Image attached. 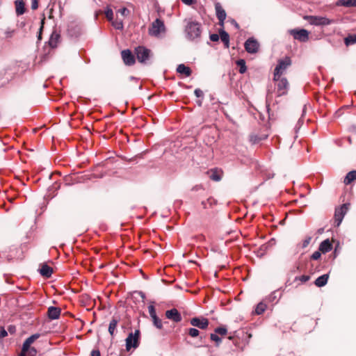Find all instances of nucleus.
Listing matches in <instances>:
<instances>
[{
    "instance_id": "nucleus-48",
    "label": "nucleus",
    "mask_w": 356,
    "mask_h": 356,
    "mask_svg": "<svg viewBox=\"0 0 356 356\" xmlns=\"http://www.w3.org/2000/svg\"><path fill=\"white\" fill-rule=\"evenodd\" d=\"M44 18H43L41 21V26H40V31L41 32L42 29H43V25H44Z\"/></svg>"
},
{
    "instance_id": "nucleus-3",
    "label": "nucleus",
    "mask_w": 356,
    "mask_h": 356,
    "mask_svg": "<svg viewBox=\"0 0 356 356\" xmlns=\"http://www.w3.org/2000/svg\"><path fill=\"white\" fill-rule=\"evenodd\" d=\"M273 81L275 82V91L277 97L286 95L289 89V83L285 77L275 78L273 76Z\"/></svg>"
},
{
    "instance_id": "nucleus-21",
    "label": "nucleus",
    "mask_w": 356,
    "mask_h": 356,
    "mask_svg": "<svg viewBox=\"0 0 356 356\" xmlns=\"http://www.w3.org/2000/svg\"><path fill=\"white\" fill-rule=\"evenodd\" d=\"M177 72L185 76H191L192 72L189 67L186 66L184 64H180L177 66Z\"/></svg>"
},
{
    "instance_id": "nucleus-12",
    "label": "nucleus",
    "mask_w": 356,
    "mask_h": 356,
    "mask_svg": "<svg viewBox=\"0 0 356 356\" xmlns=\"http://www.w3.org/2000/svg\"><path fill=\"white\" fill-rule=\"evenodd\" d=\"M245 49L250 54L257 52L259 49V43L254 38H249L245 42Z\"/></svg>"
},
{
    "instance_id": "nucleus-49",
    "label": "nucleus",
    "mask_w": 356,
    "mask_h": 356,
    "mask_svg": "<svg viewBox=\"0 0 356 356\" xmlns=\"http://www.w3.org/2000/svg\"><path fill=\"white\" fill-rule=\"evenodd\" d=\"M251 140H252V141H253V143H256V142H257V139H254V140H253V137H252V136L251 137Z\"/></svg>"
},
{
    "instance_id": "nucleus-42",
    "label": "nucleus",
    "mask_w": 356,
    "mask_h": 356,
    "mask_svg": "<svg viewBox=\"0 0 356 356\" xmlns=\"http://www.w3.org/2000/svg\"><path fill=\"white\" fill-rule=\"evenodd\" d=\"M220 38V35H218L216 33L211 34L210 35V40L213 42H217L218 41Z\"/></svg>"
},
{
    "instance_id": "nucleus-17",
    "label": "nucleus",
    "mask_w": 356,
    "mask_h": 356,
    "mask_svg": "<svg viewBox=\"0 0 356 356\" xmlns=\"http://www.w3.org/2000/svg\"><path fill=\"white\" fill-rule=\"evenodd\" d=\"M216 16L220 22V24L222 25L226 19V13L220 3H216Z\"/></svg>"
},
{
    "instance_id": "nucleus-44",
    "label": "nucleus",
    "mask_w": 356,
    "mask_h": 356,
    "mask_svg": "<svg viewBox=\"0 0 356 356\" xmlns=\"http://www.w3.org/2000/svg\"><path fill=\"white\" fill-rule=\"evenodd\" d=\"M38 8V2L37 0H32L31 2V8L33 10H36Z\"/></svg>"
},
{
    "instance_id": "nucleus-22",
    "label": "nucleus",
    "mask_w": 356,
    "mask_h": 356,
    "mask_svg": "<svg viewBox=\"0 0 356 356\" xmlns=\"http://www.w3.org/2000/svg\"><path fill=\"white\" fill-rule=\"evenodd\" d=\"M332 250V243L329 241V239H326L321 242V243L319 245V250L322 253H326Z\"/></svg>"
},
{
    "instance_id": "nucleus-2",
    "label": "nucleus",
    "mask_w": 356,
    "mask_h": 356,
    "mask_svg": "<svg viewBox=\"0 0 356 356\" xmlns=\"http://www.w3.org/2000/svg\"><path fill=\"white\" fill-rule=\"evenodd\" d=\"M19 67L10 66L0 73V86H3L15 79L18 74Z\"/></svg>"
},
{
    "instance_id": "nucleus-26",
    "label": "nucleus",
    "mask_w": 356,
    "mask_h": 356,
    "mask_svg": "<svg viewBox=\"0 0 356 356\" xmlns=\"http://www.w3.org/2000/svg\"><path fill=\"white\" fill-rule=\"evenodd\" d=\"M356 179V170H353L349 172L345 179H344V184L348 185L350 184L352 181Z\"/></svg>"
},
{
    "instance_id": "nucleus-15",
    "label": "nucleus",
    "mask_w": 356,
    "mask_h": 356,
    "mask_svg": "<svg viewBox=\"0 0 356 356\" xmlns=\"http://www.w3.org/2000/svg\"><path fill=\"white\" fill-rule=\"evenodd\" d=\"M349 204H344L341 206L339 211L337 213L335 211V221H337V226L341 222L344 216L347 213L349 209Z\"/></svg>"
},
{
    "instance_id": "nucleus-39",
    "label": "nucleus",
    "mask_w": 356,
    "mask_h": 356,
    "mask_svg": "<svg viewBox=\"0 0 356 356\" xmlns=\"http://www.w3.org/2000/svg\"><path fill=\"white\" fill-rule=\"evenodd\" d=\"M105 15H106V17L107 18V19L110 22H111L113 19V12L111 9H108L106 12H105Z\"/></svg>"
},
{
    "instance_id": "nucleus-29",
    "label": "nucleus",
    "mask_w": 356,
    "mask_h": 356,
    "mask_svg": "<svg viewBox=\"0 0 356 356\" xmlns=\"http://www.w3.org/2000/svg\"><path fill=\"white\" fill-rule=\"evenodd\" d=\"M266 308H267V306H266V305L265 303L259 302L257 305V307L255 308L254 312H255L256 314L260 315V314H263L266 311Z\"/></svg>"
},
{
    "instance_id": "nucleus-50",
    "label": "nucleus",
    "mask_w": 356,
    "mask_h": 356,
    "mask_svg": "<svg viewBox=\"0 0 356 356\" xmlns=\"http://www.w3.org/2000/svg\"><path fill=\"white\" fill-rule=\"evenodd\" d=\"M338 245H339V244H335V249H334L335 252H337Z\"/></svg>"
},
{
    "instance_id": "nucleus-37",
    "label": "nucleus",
    "mask_w": 356,
    "mask_h": 356,
    "mask_svg": "<svg viewBox=\"0 0 356 356\" xmlns=\"http://www.w3.org/2000/svg\"><path fill=\"white\" fill-rule=\"evenodd\" d=\"M118 14H120L122 17H127L129 14V11L127 8H122L118 10L117 15H118Z\"/></svg>"
},
{
    "instance_id": "nucleus-41",
    "label": "nucleus",
    "mask_w": 356,
    "mask_h": 356,
    "mask_svg": "<svg viewBox=\"0 0 356 356\" xmlns=\"http://www.w3.org/2000/svg\"><path fill=\"white\" fill-rule=\"evenodd\" d=\"M321 252L318 250V251H316L314 252L312 256H311V259H313V260H317L320 257H321Z\"/></svg>"
},
{
    "instance_id": "nucleus-14",
    "label": "nucleus",
    "mask_w": 356,
    "mask_h": 356,
    "mask_svg": "<svg viewBox=\"0 0 356 356\" xmlns=\"http://www.w3.org/2000/svg\"><path fill=\"white\" fill-rule=\"evenodd\" d=\"M167 318L173 321L175 323L180 322L182 319L180 313L177 309H172L165 312Z\"/></svg>"
},
{
    "instance_id": "nucleus-40",
    "label": "nucleus",
    "mask_w": 356,
    "mask_h": 356,
    "mask_svg": "<svg viewBox=\"0 0 356 356\" xmlns=\"http://www.w3.org/2000/svg\"><path fill=\"white\" fill-rule=\"evenodd\" d=\"M148 311H149V314L151 318L156 316V309L153 305H149L148 306Z\"/></svg>"
},
{
    "instance_id": "nucleus-38",
    "label": "nucleus",
    "mask_w": 356,
    "mask_h": 356,
    "mask_svg": "<svg viewBox=\"0 0 356 356\" xmlns=\"http://www.w3.org/2000/svg\"><path fill=\"white\" fill-rule=\"evenodd\" d=\"M309 279H310V276L309 275H301L300 277H296V280H299L302 283H305L306 282L309 280Z\"/></svg>"
},
{
    "instance_id": "nucleus-43",
    "label": "nucleus",
    "mask_w": 356,
    "mask_h": 356,
    "mask_svg": "<svg viewBox=\"0 0 356 356\" xmlns=\"http://www.w3.org/2000/svg\"><path fill=\"white\" fill-rule=\"evenodd\" d=\"M194 92H195V96L197 97H203V92L199 88L195 89Z\"/></svg>"
},
{
    "instance_id": "nucleus-23",
    "label": "nucleus",
    "mask_w": 356,
    "mask_h": 356,
    "mask_svg": "<svg viewBox=\"0 0 356 356\" xmlns=\"http://www.w3.org/2000/svg\"><path fill=\"white\" fill-rule=\"evenodd\" d=\"M329 275L327 274H324L320 277H318L314 282V284L318 287H322L325 286L328 280Z\"/></svg>"
},
{
    "instance_id": "nucleus-25",
    "label": "nucleus",
    "mask_w": 356,
    "mask_h": 356,
    "mask_svg": "<svg viewBox=\"0 0 356 356\" xmlns=\"http://www.w3.org/2000/svg\"><path fill=\"white\" fill-rule=\"evenodd\" d=\"M336 5L346 7H355L356 0H339Z\"/></svg>"
},
{
    "instance_id": "nucleus-30",
    "label": "nucleus",
    "mask_w": 356,
    "mask_h": 356,
    "mask_svg": "<svg viewBox=\"0 0 356 356\" xmlns=\"http://www.w3.org/2000/svg\"><path fill=\"white\" fill-rule=\"evenodd\" d=\"M113 26L118 30H122L123 29V19H119L118 17L115 20H112Z\"/></svg>"
},
{
    "instance_id": "nucleus-16",
    "label": "nucleus",
    "mask_w": 356,
    "mask_h": 356,
    "mask_svg": "<svg viewBox=\"0 0 356 356\" xmlns=\"http://www.w3.org/2000/svg\"><path fill=\"white\" fill-rule=\"evenodd\" d=\"M207 174L209 176V178L215 181H219L221 180L223 171L219 168H213L207 172Z\"/></svg>"
},
{
    "instance_id": "nucleus-20",
    "label": "nucleus",
    "mask_w": 356,
    "mask_h": 356,
    "mask_svg": "<svg viewBox=\"0 0 356 356\" xmlns=\"http://www.w3.org/2000/svg\"><path fill=\"white\" fill-rule=\"evenodd\" d=\"M40 273L43 277H50L53 273V268L47 264H42L40 269Z\"/></svg>"
},
{
    "instance_id": "nucleus-6",
    "label": "nucleus",
    "mask_w": 356,
    "mask_h": 356,
    "mask_svg": "<svg viewBox=\"0 0 356 356\" xmlns=\"http://www.w3.org/2000/svg\"><path fill=\"white\" fill-rule=\"evenodd\" d=\"M140 330L129 333L126 339V349L129 351L131 348H136L139 346Z\"/></svg>"
},
{
    "instance_id": "nucleus-32",
    "label": "nucleus",
    "mask_w": 356,
    "mask_h": 356,
    "mask_svg": "<svg viewBox=\"0 0 356 356\" xmlns=\"http://www.w3.org/2000/svg\"><path fill=\"white\" fill-rule=\"evenodd\" d=\"M236 65L239 67V72L243 74L246 71L245 62L243 59H240L236 61Z\"/></svg>"
},
{
    "instance_id": "nucleus-11",
    "label": "nucleus",
    "mask_w": 356,
    "mask_h": 356,
    "mask_svg": "<svg viewBox=\"0 0 356 356\" xmlns=\"http://www.w3.org/2000/svg\"><path fill=\"white\" fill-rule=\"evenodd\" d=\"M291 34L293 36V38L296 40H298L301 42H305L309 38V33L305 29H293L291 31Z\"/></svg>"
},
{
    "instance_id": "nucleus-31",
    "label": "nucleus",
    "mask_w": 356,
    "mask_h": 356,
    "mask_svg": "<svg viewBox=\"0 0 356 356\" xmlns=\"http://www.w3.org/2000/svg\"><path fill=\"white\" fill-rule=\"evenodd\" d=\"M344 42L346 46L354 44L356 43V35H349L344 39Z\"/></svg>"
},
{
    "instance_id": "nucleus-9",
    "label": "nucleus",
    "mask_w": 356,
    "mask_h": 356,
    "mask_svg": "<svg viewBox=\"0 0 356 356\" xmlns=\"http://www.w3.org/2000/svg\"><path fill=\"white\" fill-rule=\"evenodd\" d=\"M190 323L194 327L206 330L209 324V320L204 317H195L190 320Z\"/></svg>"
},
{
    "instance_id": "nucleus-7",
    "label": "nucleus",
    "mask_w": 356,
    "mask_h": 356,
    "mask_svg": "<svg viewBox=\"0 0 356 356\" xmlns=\"http://www.w3.org/2000/svg\"><path fill=\"white\" fill-rule=\"evenodd\" d=\"M165 31V28L163 22L160 19H156L152 24L149 32L151 35L158 37L161 33H164Z\"/></svg>"
},
{
    "instance_id": "nucleus-18",
    "label": "nucleus",
    "mask_w": 356,
    "mask_h": 356,
    "mask_svg": "<svg viewBox=\"0 0 356 356\" xmlns=\"http://www.w3.org/2000/svg\"><path fill=\"white\" fill-rule=\"evenodd\" d=\"M60 312L61 310L58 307H50L47 311L48 317L51 320L57 319L60 315Z\"/></svg>"
},
{
    "instance_id": "nucleus-24",
    "label": "nucleus",
    "mask_w": 356,
    "mask_h": 356,
    "mask_svg": "<svg viewBox=\"0 0 356 356\" xmlns=\"http://www.w3.org/2000/svg\"><path fill=\"white\" fill-rule=\"evenodd\" d=\"M60 35L58 33H53L49 38V44L52 48L57 47L59 42Z\"/></svg>"
},
{
    "instance_id": "nucleus-35",
    "label": "nucleus",
    "mask_w": 356,
    "mask_h": 356,
    "mask_svg": "<svg viewBox=\"0 0 356 356\" xmlns=\"http://www.w3.org/2000/svg\"><path fill=\"white\" fill-rule=\"evenodd\" d=\"M210 339L211 341H213L216 343V345L218 346L221 342V338L218 337V334L215 333H212L210 335Z\"/></svg>"
},
{
    "instance_id": "nucleus-51",
    "label": "nucleus",
    "mask_w": 356,
    "mask_h": 356,
    "mask_svg": "<svg viewBox=\"0 0 356 356\" xmlns=\"http://www.w3.org/2000/svg\"><path fill=\"white\" fill-rule=\"evenodd\" d=\"M202 204L203 207H204V208H206V206H205L204 202H202Z\"/></svg>"
},
{
    "instance_id": "nucleus-8",
    "label": "nucleus",
    "mask_w": 356,
    "mask_h": 356,
    "mask_svg": "<svg viewBox=\"0 0 356 356\" xmlns=\"http://www.w3.org/2000/svg\"><path fill=\"white\" fill-rule=\"evenodd\" d=\"M135 54L138 62L146 63L150 57V50L145 47L139 46L135 49Z\"/></svg>"
},
{
    "instance_id": "nucleus-53",
    "label": "nucleus",
    "mask_w": 356,
    "mask_h": 356,
    "mask_svg": "<svg viewBox=\"0 0 356 356\" xmlns=\"http://www.w3.org/2000/svg\"><path fill=\"white\" fill-rule=\"evenodd\" d=\"M229 339L232 340V337H229Z\"/></svg>"
},
{
    "instance_id": "nucleus-5",
    "label": "nucleus",
    "mask_w": 356,
    "mask_h": 356,
    "mask_svg": "<svg viewBox=\"0 0 356 356\" xmlns=\"http://www.w3.org/2000/svg\"><path fill=\"white\" fill-rule=\"evenodd\" d=\"M291 60L290 58L285 57L284 59H280L278 60V63L275 68L273 76L277 79L279 77H282V76L286 73L287 68L291 65Z\"/></svg>"
},
{
    "instance_id": "nucleus-27",
    "label": "nucleus",
    "mask_w": 356,
    "mask_h": 356,
    "mask_svg": "<svg viewBox=\"0 0 356 356\" xmlns=\"http://www.w3.org/2000/svg\"><path fill=\"white\" fill-rule=\"evenodd\" d=\"M220 38L221 41L224 43L225 47L226 48H229V34L225 32V31H221L220 32Z\"/></svg>"
},
{
    "instance_id": "nucleus-1",
    "label": "nucleus",
    "mask_w": 356,
    "mask_h": 356,
    "mask_svg": "<svg viewBox=\"0 0 356 356\" xmlns=\"http://www.w3.org/2000/svg\"><path fill=\"white\" fill-rule=\"evenodd\" d=\"M40 337L39 334H35L27 338L22 345V348L19 356H35L37 350L31 345Z\"/></svg>"
},
{
    "instance_id": "nucleus-47",
    "label": "nucleus",
    "mask_w": 356,
    "mask_h": 356,
    "mask_svg": "<svg viewBox=\"0 0 356 356\" xmlns=\"http://www.w3.org/2000/svg\"><path fill=\"white\" fill-rule=\"evenodd\" d=\"M91 356H101L100 352L99 351V350H93L91 352Z\"/></svg>"
},
{
    "instance_id": "nucleus-52",
    "label": "nucleus",
    "mask_w": 356,
    "mask_h": 356,
    "mask_svg": "<svg viewBox=\"0 0 356 356\" xmlns=\"http://www.w3.org/2000/svg\"><path fill=\"white\" fill-rule=\"evenodd\" d=\"M207 202H209V203H211V202H211V200H210V199H208Z\"/></svg>"
},
{
    "instance_id": "nucleus-19",
    "label": "nucleus",
    "mask_w": 356,
    "mask_h": 356,
    "mask_svg": "<svg viewBox=\"0 0 356 356\" xmlns=\"http://www.w3.org/2000/svg\"><path fill=\"white\" fill-rule=\"evenodd\" d=\"M15 10L17 15H23L25 11V3L23 0H16L15 1Z\"/></svg>"
},
{
    "instance_id": "nucleus-46",
    "label": "nucleus",
    "mask_w": 356,
    "mask_h": 356,
    "mask_svg": "<svg viewBox=\"0 0 356 356\" xmlns=\"http://www.w3.org/2000/svg\"><path fill=\"white\" fill-rule=\"evenodd\" d=\"M181 1L186 5L191 6L195 2V0H181Z\"/></svg>"
},
{
    "instance_id": "nucleus-33",
    "label": "nucleus",
    "mask_w": 356,
    "mask_h": 356,
    "mask_svg": "<svg viewBox=\"0 0 356 356\" xmlns=\"http://www.w3.org/2000/svg\"><path fill=\"white\" fill-rule=\"evenodd\" d=\"M152 319L155 327H156L158 329L162 328V321L157 316H153Z\"/></svg>"
},
{
    "instance_id": "nucleus-4",
    "label": "nucleus",
    "mask_w": 356,
    "mask_h": 356,
    "mask_svg": "<svg viewBox=\"0 0 356 356\" xmlns=\"http://www.w3.org/2000/svg\"><path fill=\"white\" fill-rule=\"evenodd\" d=\"M185 31L188 39L194 40L200 36L201 25L197 22L188 21L186 26Z\"/></svg>"
},
{
    "instance_id": "nucleus-28",
    "label": "nucleus",
    "mask_w": 356,
    "mask_h": 356,
    "mask_svg": "<svg viewBox=\"0 0 356 356\" xmlns=\"http://www.w3.org/2000/svg\"><path fill=\"white\" fill-rule=\"evenodd\" d=\"M118 323V321L116 318H113L108 326V332L111 336L114 335L115 331L116 330L117 325Z\"/></svg>"
},
{
    "instance_id": "nucleus-36",
    "label": "nucleus",
    "mask_w": 356,
    "mask_h": 356,
    "mask_svg": "<svg viewBox=\"0 0 356 356\" xmlns=\"http://www.w3.org/2000/svg\"><path fill=\"white\" fill-rule=\"evenodd\" d=\"M188 333L191 337H196L199 335L200 332L195 328H190L188 329Z\"/></svg>"
},
{
    "instance_id": "nucleus-45",
    "label": "nucleus",
    "mask_w": 356,
    "mask_h": 356,
    "mask_svg": "<svg viewBox=\"0 0 356 356\" xmlns=\"http://www.w3.org/2000/svg\"><path fill=\"white\" fill-rule=\"evenodd\" d=\"M8 335L7 332L3 328H0V337L3 338Z\"/></svg>"
},
{
    "instance_id": "nucleus-34",
    "label": "nucleus",
    "mask_w": 356,
    "mask_h": 356,
    "mask_svg": "<svg viewBox=\"0 0 356 356\" xmlns=\"http://www.w3.org/2000/svg\"><path fill=\"white\" fill-rule=\"evenodd\" d=\"M214 332L219 335L225 336L227 333V330L225 326H221L216 327Z\"/></svg>"
},
{
    "instance_id": "nucleus-13",
    "label": "nucleus",
    "mask_w": 356,
    "mask_h": 356,
    "mask_svg": "<svg viewBox=\"0 0 356 356\" xmlns=\"http://www.w3.org/2000/svg\"><path fill=\"white\" fill-rule=\"evenodd\" d=\"M121 56L123 62L127 65H132L136 62L135 57L129 49L122 51Z\"/></svg>"
},
{
    "instance_id": "nucleus-10",
    "label": "nucleus",
    "mask_w": 356,
    "mask_h": 356,
    "mask_svg": "<svg viewBox=\"0 0 356 356\" xmlns=\"http://www.w3.org/2000/svg\"><path fill=\"white\" fill-rule=\"evenodd\" d=\"M304 18L312 25H326L330 23L328 19L323 17L305 16Z\"/></svg>"
}]
</instances>
